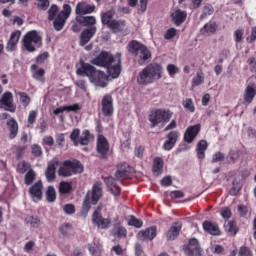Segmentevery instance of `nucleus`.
<instances>
[{
	"instance_id": "obj_40",
	"label": "nucleus",
	"mask_w": 256,
	"mask_h": 256,
	"mask_svg": "<svg viewBox=\"0 0 256 256\" xmlns=\"http://www.w3.org/2000/svg\"><path fill=\"white\" fill-rule=\"evenodd\" d=\"M182 106L184 107L185 111H188L189 113H195V104L193 103V99H184L182 101Z\"/></svg>"
},
{
	"instance_id": "obj_44",
	"label": "nucleus",
	"mask_w": 256,
	"mask_h": 256,
	"mask_svg": "<svg viewBox=\"0 0 256 256\" xmlns=\"http://www.w3.org/2000/svg\"><path fill=\"white\" fill-rule=\"evenodd\" d=\"M36 177H37V174L35 173V171H33V169L28 170L24 178L25 185H31V183L35 181Z\"/></svg>"
},
{
	"instance_id": "obj_38",
	"label": "nucleus",
	"mask_w": 256,
	"mask_h": 256,
	"mask_svg": "<svg viewBox=\"0 0 256 256\" xmlns=\"http://www.w3.org/2000/svg\"><path fill=\"white\" fill-rule=\"evenodd\" d=\"M46 200L48 203H55L57 200V192L55 191V187L48 186L46 190Z\"/></svg>"
},
{
	"instance_id": "obj_42",
	"label": "nucleus",
	"mask_w": 256,
	"mask_h": 256,
	"mask_svg": "<svg viewBox=\"0 0 256 256\" xmlns=\"http://www.w3.org/2000/svg\"><path fill=\"white\" fill-rule=\"evenodd\" d=\"M225 231L229 233V235H237V226L235 225V222L228 221L224 224Z\"/></svg>"
},
{
	"instance_id": "obj_22",
	"label": "nucleus",
	"mask_w": 256,
	"mask_h": 256,
	"mask_svg": "<svg viewBox=\"0 0 256 256\" xmlns=\"http://www.w3.org/2000/svg\"><path fill=\"white\" fill-rule=\"evenodd\" d=\"M182 227H183V224L181 222L173 223L166 234L167 239H169L170 241L175 240L176 237L179 236V233H181Z\"/></svg>"
},
{
	"instance_id": "obj_18",
	"label": "nucleus",
	"mask_w": 256,
	"mask_h": 256,
	"mask_svg": "<svg viewBox=\"0 0 256 256\" xmlns=\"http://www.w3.org/2000/svg\"><path fill=\"white\" fill-rule=\"evenodd\" d=\"M95 11V5L87 4V2H79L76 5V15H89Z\"/></svg>"
},
{
	"instance_id": "obj_55",
	"label": "nucleus",
	"mask_w": 256,
	"mask_h": 256,
	"mask_svg": "<svg viewBox=\"0 0 256 256\" xmlns=\"http://www.w3.org/2000/svg\"><path fill=\"white\" fill-rule=\"evenodd\" d=\"M166 70L170 77H175V75L179 73V67H177L175 64H168Z\"/></svg>"
},
{
	"instance_id": "obj_37",
	"label": "nucleus",
	"mask_w": 256,
	"mask_h": 256,
	"mask_svg": "<svg viewBox=\"0 0 256 256\" xmlns=\"http://www.w3.org/2000/svg\"><path fill=\"white\" fill-rule=\"evenodd\" d=\"M113 237H117L118 239H123L127 237V229L123 226H115L112 229Z\"/></svg>"
},
{
	"instance_id": "obj_47",
	"label": "nucleus",
	"mask_w": 256,
	"mask_h": 256,
	"mask_svg": "<svg viewBox=\"0 0 256 256\" xmlns=\"http://www.w3.org/2000/svg\"><path fill=\"white\" fill-rule=\"evenodd\" d=\"M59 231L64 237H69L73 233V226L71 224H63L60 226Z\"/></svg>"
},
{
	"instance_id": "obj_23",
	"label": "nucleus",
	"mask_w": 256,
	"mask_h": 256,
	"mask_svg": "<svg viewBox=\"0 0 256 256\" xmlns=\"http://www.w3.org/2000/svg\"><path fill=\"white\" fill-rule=\"evenodd\" d=\"M256 96V84L250 83L246 86L244 91V101L246 103H252Z\"/></svg>"
},
{
	"instance_id": "obj_56",
	"label": "nucleus",
	"mask_w": 256,
	"mask_h": 256,
	"mask_svg": "<svg viewBox=\"0 0 256 256\" xmlns=\"http://www.w3.org/2000/svg\"><path fill=\"white\" fill-rule=\"evenodd\" d=\"M31 151L34 157H41L43 155V149L37 144L31 146Z\"/></svg>"
},
{
	"instance_id": "obj_9",
	"label": "nucleus",
	"mask_w": 256,
	"mask_h": 256,
	"mask_svg": "<svg viewBox=\"0 0 256 256\" xmlns=\"http://www.w3.org/2000/svg\"><path fill=\"white\" fill-rule=\"evenodd\" d=\"M86 197L91 199V205H97L99 199L103 197V182H95L92 186V191H88Z\"/></svg>"
},
{
	"instance_id": "obj_36",
	"label": "nucleus",
	"mask_w": 256,
	"mask_h": 256,
	"mask_svg": "<svg viewBox=\"0 0 256 256\" xmlns=\"http://www.w3.org/2000/svg\"><path fill=\"white\" fill-rule=\"evenodd\" d=\"M163 159L161 158H155L153 161V166H152V171L154 173V175H161L162 171H163Z\"/></svg>"
},
{
	"instance_id": "obj_54",
	"label": "nucleus",
	"mask_w": 256,
	"mask_h": 256,
	"mask_svg": "<svg viewBox=\"0 0 256 256\" xmlns=\"http://www.w3.org/2000/svg\"><path fill=\"white\" fill-rule=\"evenodd\" d=\"M79 135H81V131L79 129H74L70 134V139L73 141V144L77 147L79 145Z\"/></svg>"
},
{
	"instance_id": "obj_60",
	"label": "nucleus",
	"mask_w": 256,
	"mask_h": 256,
	"mask_svg": "<svg viewBox=\"0 0 256 256\" xmlns=\"http://www.w3.org/2000/svg\"><path fill=\"white\" fill-rule=\"evenodd\" d=\"M63 211L66 215H73L75 213V206L73 204H66L63 207Z\"/></svg>"
},
{
	"instance_id": "obj_15",
	"label": "nucleus",
	"mask_w": 256,
	"mask_h": 256,
	"mask_svg": "<svg viewBox=\"0 0 256 256\" xmlns=\"http://www.w3.org/2000/svg\"><path fill=\"white\" fill-rule=\"evenodd\" d=\"M199 131H201V124L189 126L184 133V141L186 143H193L195 137L199 135Z\"/></svg>"
},
{
	"instance_id": "obj_34",
	"label": "nucleus",
	"mask_w": 256,
	"mask_h": 256,
	"mask_svg": "<svg viewBox=\"0 0 256 256\" xmlns=\"http://www.w3.org/2000/svg\"><path fill=\"white\" fill-rule=\"evenodd\" d=\"M72 11L73 9L71 8V5L63 4L62 10L58 13L57 17L67 21V19L71 17Z\"/></svg>"
},
{
	"instance_id": "obj_8",
	"label": "nucleus",
	"mask_w": 256,
	"mask_h": 256,
	"mask_svg": "<svg viewBox=\"0 0 256 256\" xmlns=\"http://www.w3.org/2000/svg\"><path fill=\"white\" fill-rule=\"evenodd\" d=\"M92 223L98 227V229H109L111 225L110 218H103L101 215V206H98L97 209L92 214Z\"/></svg>"
},
{
	"instance_id": "obj_62",
	"label": "nucleus",
	"mask_w": 256,
	"mask_h": 256,
	"mask_svg": "<svg viewBox=\"0 0 256 256\" xmlns=\"http://www.w3.org/2000/svg\"><path fill=\"white\" fill-rule=\"evenodd\" d=\"M167 139L172 141V143H177V139H179V132L177 131H171L168 135H167Z\"/></svg>"
},
{
	"instance_id": "obj_12",
	"label": "nucleus",
	"mask_w": 256,
	"mask_h": 256,
	"mask_svg": "<svg viewBox=\"0 0 256 256\" xmlns=\"http://www.w3.org/2000/svg\"><path fill=\"white\" fill-rule=\"evenodd\" d=\"M102 113L104 117L113 115V97L109 94L103 96L101 100Z\"/></svg>"
},
{
	"instance_id": "obj_19",
	"label": "nucleus",
	"mask_w": 256,
	"mask_h": 256,
	"mask_svg": "<svg viewBox=\"0 0 256 256\" xmlns=\"http://www.w3.org/2000/svg\"><path fill=\"white\" fill-rule=\"evenodd\" d=\"M20 38H21V31L16 30V31L12 32L10 35V39L6 46V51H8L9 53L15 51V49L17 47V43H19Z\"/></svg>"
},
{
	"instance_id": "obj_58",
	"label": "nucleus",
	"mask_w": 256,
	"mask_h": 256,
	"mask_svg": "<svg viewBox=\"0 0 256 256\" xmlns=\"http://www.w3.org/2000/svg\"><path fill=\"white\" fill-rule=\"evenodd\" d=\"M37 121V111L32 110L28 115V127H31Z\"/></svg>"
},
{
	"instance_id": "obj_63",
	"label": "nucleus",
	"mask_w": 256,
	"mask_h": 256,
	"mask_svg": "<svg viewBox=\"0 0 256 256\" xmlns=\"http://www.w3.org/2000/svg\"><path fill=\"white\" fill-rule=\"evenodd\" d=\"M223 159H225V154L216 152L212 157V163H219V161H223Z\"/></svg>"
},
{
	"instance_id": "obj_1",
	"label": "nucleus",
	"mask_w": 256,
	"mask_h": 256,
	"mask_svg": "<svg viewBox=\"0 0 256 256\" xmlns=\"http://www.w3.org/2000/svg\"><path fill=\"white\" fill-rule=\"evenodd\" d=\"M93 65L104 67L111 79H117L121 75V54L116 57L109 52H101L93 61Z\"/></svg>"
},
{
	"instance_id": "obj_3",
	"label": "nucleus",
	"mask_w": 256,
	"mask_h": 256,
	"mask_svg": "<svg viewBox=\"0 0 256 256\" xmlns=\"http://www.w3.org/2000/svg\"><path fill=\"white\" fill-rule=\"evenodd\" d=\"M163 77V66L159 63H150L137 76L138 85L147 86L159 81Z\"/></svg>"
},
{
	"instance_id": "obj_46",
	"label": "nucleus",
	"mask_w": 256,
	"mask_h": 256,
	"mask_svg": "<svg viewBox=\"0 0 256 256\" xmlns=\"http://www.w3.org/2000/svg\"><path fill=\"white\" fill-rule=\"evenodd\" d=\"M89 141H91V133L89 130H85L83 136L78 140V145H89Z\"/></svg>"
},
{
	"instance_id": "obj_39",
	"label": "nucleus",
	"mask_w": 256,
	"mask_h": 256,
	"mask_svg": "<svg viewBox=\"0 0 256 256\" xmlns=\"http://www.w3.org/2000/svg\"><path fill=\"white\" fill-rule=\"evenodd\" d=\"M25 223H26V225H28L29 227H33L34 229H37V227H39V225H41V220H39L38 217L27 216V217L25 218Z\"/></svg>"
},
{
	"instance_id": "obj_59",
	"label": "nucleus",
	"mask_w": 256,
	"mask_h": 256,
	"mask_svg": "<svg viewBox=\"0 0 256 256\" xmlns=\"http://www.w3.org/2000/svg\"><path fill=\"white\" fill-rule=\"evenodd\" d=\"M227 159H228L229 163H235V161H237V159H239V151H237V150L230 151Z\"/></svg>"
},
{
	"instance_id": "obj_35",
	"label": "nucleus",
	"mask_w": 256,
	"mask_h": 256,
	"mask_svg": "<svg viewBox=\"0 0 256 256\" xmlns=\"http://www.w3.org/2000/svg\"><path fill=\"white\" fill-rule=\"evenodd\" d=\"M58 190L61 195H67L73 190V184L71 182L62 181L59 183Z\"/></svg>"
},
{
	"instance_id": "obj_4",
	"label": "nucleus",
	"mask_w": 256,
	"mask_h": 256,
	"mask_svg": "<svg viewBox=\"0 0 256 256\" xmlns=\"http://www.w3.org/2000/svg\"><path fill=\"white\" fill-rule=\"evenodd\" d=\"M127 49L131 55H135V57H137L140 65L149 63V61H151V51L149 48H147V46L139 43L137 40H132L128 44Z\"/></svg>"
},
{
	"instance_id": "obj_32",
	"label": "nucleus",
	"mask_w": 256,
	"mask_h": 256,
	"mask_svg": "<svg viewBox=\"0 0 256 256\" xmlns=\"http://www.w3.org/2000/svg\"><path fill=\"white\" fill-rule=\"evenodd\" d=\"M217 31V24L215 22H208L200 29L201 35H213Z\"/></svg>"
},
{
	"instance_id": "obj_50",
	"label": "nucleus",
	"mask_w": 256,
	"mask_h": 256,
	"mask_svg": "<svg viewBox=\"0 0 256 256\" xmlns=\"http://www.w3.org/2000/svg\"><path fill=\"white\" fill-rule=\"evenodd\" d=\"M33 77L36 81H40L41 83H45V69L40 68L33 73Z\"/></svg>"
},
{
	"instance_id": "obj_43",
	"label": "nucleus",
	"mask_w": 256,
	"mask_h": 256,
	"mask_svg": "<svg viewBox=\"0 0 256 256\" xmlns=\"http://www.w3.org/2000/svg\"><path fill=\"white\" fill-rule=\"evenodd\" d=\"M128 225H130L131 227H136V229H141V227H143V221L131 215L128 217Z\"/></svg>"
},
{
	"instance_id": "obj_52",
	"label": "nucleus",
	"mask_w": 256,
	"mask_h": 256,
	"mask_svg": "<svg viewBox=\"0 0 256 256\" xmlns=\"http://www.w3.org/2000/svg\"><path fill=\"white\" fill-rule=\"evenodd\" d=\"M49 5H51L49 0H36V7L41 11H47V9H49Z\"/></svg>"
},
{
	"instance_id": "obj_25",
	"label": "nucleus",
	"mask_w": 256,
	"mask_h": 256,
	"mask_svg": "<svg viewBox=\"0 0 256 256\" xmlns=\"http://www.w3.org/2000/svg\"><path fill=\"white\" fill-rule=\"evenodd\" d=\"M105 183L108 189L111 191L112 195H115V197H117L121 193V188L117 186V182L115 178L113 177L105 178Z\"/></svg>"
},
{
	"instance_id": "obj_11",
	"label": "nucleus",
	"mask_w": 256,
	"mask_h": 256,
	"mask_svg": "<svg viewBox=\"0 0 256 256\" xmlns=\"http://www.w3.org/2000/svg\"><path fill=\"white\" fill-rule=\"evenodd\" d=\"M184 253L187 256L201 255V247L199 246V240H197V238L190 239L188 245L184 248Z\"/></svg>"
},
{
	"instance_id": "obj_7",
	"label": "nucleus",
	"mask_w": 256,
	"mask_h": 256,
	"mask_svg": "<svg viewBox=\"0 0 256 256\" xmlns=\"http://www.w3.org/2000/svg\"><path fill=\"white\" fill-rule=\"evenodd\" d=\"M23 47L28 53H35L37 47H41V36L36 30L29 31L25 34Z\"/></svg>"
},
{
	"instance_id": "obj_5",
	"label": "nucleus",
	"mask_w": 256,
	"mask_h": 256,
	"mask_svg": "<svg viewBox=\"0 0 256 256\" xmlns=\"http://www.w3.org/2000/svg\"><path fill=\"white\" fill-rule=\"evenodd\" d=\"M173 118V112L169 109H156L150 113L148 116V121L150 122V127L155 129V127H165V124L169 123Z\"/></svg>"
},
{
	"instance_id": "obj_45",
	"label": "nucleus",
	"mask_w": 256,
	"mask_h": 256,
	"mask_svg": "<svg viewBox=\"0 0 256 256\" xmlns=\"http://www.w3.org/2000/svg\"><path fill=\"white\" fill-rule=\"evenodd\" d=\"M102 24L107 25V27H110V25L113 23V12L108 11L102 15L101 18Z\"/></svg>"
},
{
	"instance_id": "obj_6",
	"label": "nucleus",
	"mask_w": 256,
	"mask_h": 256,
	"mask_svg": "<svg viewBox=\"0 0 256 256\" xmlns=\"http://www.w3.org/2000/svg\"><path fill=\"white\" fill-rule=\"evenodd\" d=\"M77 173H83V165L77 160L64 161L58 170L60 177H71V175H77Z\"/></svg>"
},
{
	"instance_id": "obj_61",
	"label": "nucleus",
	"mask_w": 256,
	"mask_h": 256,
	"mask_svg": "<svg viewBox=\"0 0 256 256\" xmlns=\"http://www.w3.org/2000/svg\"><path fill=\"white\" fill-rule=\"evenodd\" d=\"M238 256H253L251 250L245 246H242L238 251Z\"/></svg>"
},
{
	"instance_id": "obj_28",
	"label": "nucleus",
	"mask_w": 256,
	"mask_h": 256,
	"mask_svg": "<svg viewBox=\"0 0 256 256\" xmlns=\"http://www.w3.org/2000/svg\"><path fill=\"white\" fill-rule=\"evenodd\" d=\"M172 19L176 25H181L187 19V12L177 9L175 12L172 14Z\"/></svg>"
},
{
	"instance_id": "obj_16",
	"label": "nucleus",
	"mask_w": 256,
	"mask_h": 256,
	"mask_svg": "<svg viewBox=\"0 0 256 256\" xmlns=\"http://www.w3.org/2000/svg\"><path fill=\"white\" fill-rule=\"evenodd\" d=\"M29 191L33 201H41L43 199V182L37 181Z\"/></svg>"
},
{
	"instance_id": "obj_33",
	"label": "nucleus",
	"mask_w": 256,
	"mask_h": 256,
	"mask_svg": "<svg viewBox=\"0 0 256 256\" xmlns=\"http://www.w3.org/2000/svg\"><path fill=\"white\" fill-rule=\"evenodd\" d=\"M72 11L73 9L71 8V5L63 4L62 10L58 13L57 17L67 21V19L71 17Z\"/></svg>"
},
{
	"instance_id": "obj_29",
	"label": "nucleus",
	"mask_w": 256,
	"mask_h": 256,
	"mask_svg": "<svg viewBox=\"0 0 256 256\" xmlns=\"http://www.w3.org/2000/svg\"><path fill=\"white\" fill-rule=\"evenodd\" d=\"M209 144L206 140H200L197 144L196 153L198 159H205V152L207 151Z\"/></svg>"
},
{
	"instance_id": "obj_51",
	"label": "nucleus",
	"mask_w": 256,
	"mask_h": 256,
	"mask_svg": "<svg viewBox=\"0 0 256 256\" xmlns=\"http://www.w3.org/2000/svg\"><path fill=\"white\" fill-rule=\"evenodd\" d=\"M82 23H84L86 27H95L97 19L95 18V16H86L82 18Z\"/></svg>"
},
{
	"instance_id": "obj_27",
	"label": "nucleus",
	"mask_w": 256,
	"mask_h": 256,
	"mask_svg": "<svg viewBox=\"0 0 256 256\" xmlns=\"http://www.w3.org/2000/svg\"><path fill=\"white\" fill-rule=\"evenodd\" d=\"M67 111L68 113L73 111L74 113H77V111H81V105L79 104H73L69 106H61L59 108H56L53 113L54 115H60V113H65Z\"/></svg>"
},
{
	"instance_id": "obj_21",
	"label": "nucleus",
	"mask_w": 256,
	"mask_h": 256,
	"mask_svg": "<svg viewBox=\"0 0 256 256\" xmlns=\"http://www.w3.org/2000/svg\"><path fill=\"white\" fill-rule=\"evenodd\" d=\"M156 237H157V226H152L138 233L139 239H143L147 241H153V239Z\"/></svg>"
},
{
	"instance_id": "obj_31",
	"label": "nucleus",
	"mask_w": 256,
	"mask_h": 256,
	"mask_svg": "<svg viewBox=\"0 0 256 256\" xmlns=\"http://www.w3.org/2000/svg\"><path fill=\"white\" fill-rule=\"evenodd\" d=\"M127 24L125 23L124 20H113L112 23L110 24L109 29H112L114 33H121V31L125 30V27Z\"/></svg>"
},
{
	"instance_id": "obj_14",
	"label": "nucleus",
	"mask_w": 256,
	"mask_h": 256,
	"mask_svg": "<svg viewBox=\"0 0 256 256\" xmlns=\"http://www.w3.org/2000/svg\"><path fill=\"white\" fill-rule=\"evenodd\" d=\"M97 153L100 154L102 159H107L109 153V142L103 135H99L97 138Z\"/></svg>"
},
{
	"instance_id": "obj_53",
	"label": "nucleus",
	"mask_w": 256,
	"mask_h": 256,
	"mask_svg": "<svg viewBox=\"0 0 256 256\" xmlns=\"http://www.w3.org/2000/svg\"><path fill=\"white\" fill-rule=\"evenodd\" d=\"M31 170V164L27 163V162H20L18 163L17 166V171L18 173H27V171Z\"/></svg>"
},
{
	"instance_id": "obj_10",
	"label": "nucleus",
	"mask_w": 256,
	"mask_h": 256,
	"mask_svg": "<svg viewBox=\"0 0 256 256\" xmlns=\"http://www.w3.org/2000/svg\"><path fill=\"white\" fill-rule=\"evenodd\" d=\"M0 107L10 113H15V105H13V94L11 92H5L0 99Z\"/></svg>"
},
{
	"instance_id": "obj_48",
	"label": "nucleus",
	"mask_w": 256,
	"mask_h": 256,
	"mask_svg": "<svg viewBox=\"0 0 256 256\" xmlns=\"http://www.w3.org/2000/svg\"><path fill=\"white\" fill-rule=\"evenodd\" d=\"M58 12H59V7L55 4L51 5V7L48 10L49 21H54V19H57Z\"/></svg>"
},
{
	"instance_id": "obj_41",
	"label": "nucleus",
	"mask_w": 256,
	"mask_h": 256,
	"mask_svg": "<svg viewBox=\"0 0 256 256\" xmlns=\"http://www.w3.org/2000/svg\"><path fill=\"white\" fill-rule=\"evenodd\" d=\"M203 83H205L203 72H197L196 76L192 79V87H199V85H203Z\"/></svg>"
},
{
	"instance_id": "obj_49",
	"label": "nucleus",
	"mask_w": 256,
	"mask_h": 256,
	"mask_svg": "<svg viewBox=\"0 0 256 256\" xmlns=\"http://www.w3.org/2000/svg\"><path fill=\"white\" fill-rule=\"evenodd\" d=\"M67 20H63V18H59L58 16H56V18H54V22H53V27L55 29V31H61V29H63V27H65V23Z\"/></svg>"
},
{
	"instance_id": "obj_24",
	"label": "nucleus",
	"mask_w": 256,
	"mask_h": 256,
	"mask_svg": "<svg viewBox=\"0 0 256 256\" xmlns=\"http://www.w3.org/2000/svg\"><path fill=\"white\" fill-rule=\"evenodd\" d=\"M203 229L206 231V233H209L210 235H221V230H219V226L216 223H212L210 221L203 222Z\"/></svg>"
},
{
	"instance_id": "obj_26",
	"label": "nucleus",
	"mask_w": 256,
	"mask_h": 256,
	"mask_svg": "<svg viewBox=\"0 0 256 256\" xmlns=\"http://www.w3.org/2000/svg\"><path fill=\"white\" fill-rule=\"evenodd\" d=\"M88 249L92 256H101L103 253V244L97 240H94L93 243L88 245Z\"/></svg>"
},
{
	"instance_id": "obj_57",
	"label": "nucleus",
	"mask_w": 256,
	"mask_h": 256,
	"mask_svg": "<svg viewBox=\"0 0 256 256\" xmlns=\"http://www.w3.org/2000/svg\"><path fill=\"white\" fill-rule=\"evenodd\" d=\"M20 101L24 105V107H27L31 103V98H29V95L25 92H20Z\"/></svg>"
},
{
	"instance_id": "obj_20",
	"label": "nucleus",
	"mask_w": 256,
	"mask_h": 256,
	"mask_svg": "<svg viewBox=\"0 0 256 256\" xmlns=\"http://www.w3.org/2000/svg\"><path fill=\"white\" fill-rule=\"evenodd\" d=\"M57 165H59V161H57V159L51 160L48 163V167L46 169L45 175L49 183H52V181H55V173L57 170Z\"/></svg>"
},
{
	"instance_id": "obj_17",
	"label": "nucleus",
	"mask_w": 256,
	"mask_h": 256,
	"mask_svg": "<svg viewBox=\"0 0 256 256\" xmlns=\"http://www.w3.org/2000/svg\"><path fill=\"white\" fill-rule=\"evenodd\" d=\"M7 131L9 132V139H15L19 133V123L15 118H9L6 122Z\"/></svg>"
},
{
	"instance_id": "obj_30",
	"label": "nucleus",
	"mask_w": 256,
	"mask_h": 256,
	"mask_svg": "<svg viewBox=\"0 0 256 256\" xmlns=\"http://www.w3.org/2000/svg\"><path fill=\"white\" fill-rule=\"evenodd\" d=\"M118 170L115 173V178L117 180L123 179V177H127V173H129V164L120 163L118 164Z\"/></svg>"
},
{
	"instance_id": "obj_2",
	"label": "nucleus",
	"mask_w": 256,
	"mask_h": 256,
	"mask_svg": "<svg viewBox=\"0 0 256 256\" xmlns=\"http://www.w3.org/2000/svg\"><path fill=\"white\" fill-rule=\"evenodd\" d=\"M76 74L80 77H88L90 83H93L96 87L105 89L107 87V81L111 76H106L103 71L95 69V67L89 63H81V66L77 68Z\"/></svg>"
},
{
	"instance_id": "obj_13",
	"label": "nucleus",
	"mask_w": 256,
	"mask_h": 256,
	"mask_svg": "<svg viewBox=\"0 0 256 256\" xmlns=\"http://www.w3.org/2000/svg\"><path fill=\"white\" fill-rule=\"evenodd\" d=\"M97 33V26H91L82 31L80 34V46L85 47Z\"/></svg>"
},
{
	"instance_id": "obj_64",
	"label": "nucleus",
	"mask_w": 256,
	"mask_h": 256,
	"mask_svg": "<svg viewBox=\"0 0 256 256\" xmlns=\"http://www.w3.org/2000/svg\"><path fill=\"white\" fill-rule=\"evenodd\" d=\"M177 35V30L175 28H170L164 35V39H173Z\"/></svg>"
}]
</instances>
